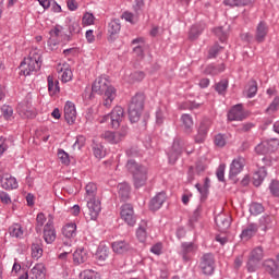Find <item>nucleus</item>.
<instances>
[{
  "instance_id": "1",
  "label": "nucleus",
  "mask_w": 279,
  "mask_h": 279,
  "mask_svg": "<svg viewBox=\"0 0 279 279\" xmlns=\"http://www.w3.org/2000/svg\"><path fill=\"white\" fill-rule=\"evenodd\" d=\"M93 93H96L97 95H104V106L106 108H110L117 98V89L110 85V82L105 77L96 78L92 85V92L90 89H85L83 93V99H93Z\"/></svg>"
},
{
  "instance_id": "2",
  "label": "nucleus",
  "mask_w": 279,
  "mask_h": 279,
  "mask_svg": "<svg viewBox=\"0 0 279 279\" xmlns=\"http://www.w3.org/2000/svg\"><path fill=\"white\" fill-rule=\"evenodd\" d=\"M125 168L133 178L135 189H143L147 184V174L149 173L147 166H143V163H138L134 159H129Z\"/></svg>"
},
{
  "instance_id": "3",
  "label": "nucleus",
  "mask_w": 279,
  "mask_h": 279,
  "mask_svg": "<svg viewBox=\"0 0 279 279\" xmlns=\"http://www.w3.org/2000/svg\"><path fill=\"white\" fill-rule=\"evenodd\" d=\"M43 66V54L38 50H32L28 54V58L24 59L21 64V75H32V73H36L40 71Z\"/></svg>"
},
{
  "instance_id": "4",
  "label": "nucleus",
  "mask_w": 279,
  "mask_h": 279,
  "mask_svg": "<svg viewBox=\"0 0 279 279\" xmlns=\"http://www.w3.org/2000/svg\"><path fill=\"white\" fill-rule=\"evenodd\" d=\"M145 110V94L136 93L130 100L128 107L129 119L131 123H138L141 116Z\"/></svg>"
},
{
  "instance_id": "5",
  "label": "nucleus",
  "mask_w": 279,
  "mask_h": 279,
  "mask_svg": "<svg viewBox=\"0 0 279 279\" xmlns=\"http://www.w3.org/2000/svg\"><path fill=\"white\" fill-rule=\"evenodd\" d=\"M124 119L125 110L121 106H116L110 113L101 118L100 123H108L110 121L111 128L118 130V128H121Z\"/></svg>"
},
{
  "instance_id": "6",
  "label": "nucleus",
  "mask_w": 279,
  "mask_h": 279,
  "mask_svg": "<svg viewBox=\"0 0 279 279\" xmlns=\"http://www.w3.org/2000/svg\"><path fill=\"white\" fill-rule=\"evenodd\" d=\"M125 136H128V129H122L118 132L105 131L101 134V138H104L107 143H110L111 145H117L118 143H121V141H123Z\"/></svg>"
},
{
  "instance_id": "7",
  "label": "nucleus",
  "mask_w": 279,
  "mask_h": 279,
  "mask_svg": "<svg viewBox=\"0 0 279 279\" xmlns=\"http://www.w3.org/2000/svg\"><path fill=\"white\" fill-rule=\"evenodd\" d=\"M120 216L129 226H136V215H134V207L131 204H124L121 206Z\"/></svg>"
},
{
  "instance_id": "8",
  "label": "nucleus",
  "mask_w": 279,
  "mask_h": 279,
  "mask_svg": "<svg viewBox=\"0 0 279 279\" xmlns=\"http://www.w3.org/2000/svg\"><path fill=\"white\" fill-rule=\"evenodd\" d=\"M245 163H246V160L244 157L238 156L236 158H234L230 163L229 178L232 179L238 177L240 173H242V171L244 170Z\"/></svg>"
},
{
  "instance_id": "9",
  "label": "nucleus",
  "mask_w": 279,
  "mask_h": 279,
  "mask_svg": "<svg viewBox=\"0 0 279 279\" xmlns=\"http://www.w3.org/2000/svg\"><path fill=\"white\" fill-rule=\"evenodd\" d=\"M199 267H201L202 271L205 275L211 276L215 271V257H214V255L210 254V253L205 254L201 259Z\"/></svg>"
},
{
  "instance_id": "10",
  "label": "nucleus",
  "mask_w": 279,
  "mask_h": 279,
  "mask_svg": "<svg viewBox=\"0 0 279 279\" xmlns=\"http://www.w3.org/2000/svg\"><path fill=\"white\" fill-rule=\"evenodd\" d=\"M259 226L256 222H248L243 226L240 233V239L243 241H250L252 238L256 236L258 233Z\"/></svg>"
},
{
  "instance_id": "11",
  "label": "nucleus",
  "mask_w": 279,
  "mask_h": 279,
  "mask_svg": "<svg viewBox=\"0 0 279 279\" xmlns=\"http://www.w3.org/2000/svg\"><path fill=\"white\" fill-rule=\"evenodd\" d=\"M44 241L50 245L56 241L57 233H56V227H53V219H49L47 223L44 227Z\"/></svg>"
},
{
  "instance_id": "12",
  "label": "nucleus",
  "mask_w": 279,
  "mask_h": 279,
  "mask_svg": "<svg viewBox=\"0 0 279 279\" xmlns=\"http://www.w3.org/2000/svg\"><path fill=\"white\" fill-rule=\"evenodd\" d=\"M228 120L229 121H243L247 118L243 105H235L228 111Z\"/></svg>"
},
{
  "instance_id": "13",
  "label": "nucleus",
  "mask_w": 279,
  "mask_h": 279,
  "mask_svg": "<svg viewBox=\"0 0 279 279\" xmlns=\"http://www.w3.org/2000/svg\"><path fill=\"white\" fill-rule=\"evenodd\" d=\"M88 215L93 221L97 220L99 213H101V202L97 198L87 201Z\"/></svg>"
},
{
  "instance_id": "14",
  "label": "nucleus",
  "mask_w": 279,
  "mask_h": 279,
  "mask_svg": "<svg viewBox=\"0 0 279 279\" xmlns=\"http://www.w3.org/2000/svg\"><path fill=\"white\" fill-rule=\"evenodd\" d=\"M64 119L66 123L73 125L77 119V111L75 110V104L68 101L64 106Z\"/></svg>"
},
{
  "instance_id": "15",
  "label": "nucleus",
  "mask_w": 279,
  "mask_h": 279,
  "mask_svg": "<svg viewBox=\"0 0 279 279\" xmlns=\"http://www.w3.org/2000/svg\"><path fill=\"white\" fill-rule=\"evenodd\" d=\"M215 221L216 226H218L219 231L226 232L231 227L232 219L229 215L218 214Z\"/></svg>"
},
{
  "instance_id": "16",
  "label": "nucleus",
  "mask_w": 279,
  "mask_h": 279,
  "mask_svg": "<svg viewBox=\"0 0 279 279\" xmlns=\"http://www.w3.org/2000/svg\"><path fill=\"white\" fill-rule=\"evenodd\" d=\"M1 186L4 191H14V189H19V182H16V178L11 174H3L0 179Z\"/></svg>"
},
{
  "instance_id": "17",
  "label": "nucleus",
  "mask_w": 279,
  "mask_h": 279,
  "mask_svg": "<svg viewBox=\"0 0 279 279\" xmlns=\"http://www.w3.org/2000/svg\"><path fill=\"white\" fill-rule=\"evenodd\" d=\"M165 202H167V194L165 192H159L150 199L149 209L153 211L160 210Z\"/></svg>"
},
{
  "instance_id": "18",
  "label": "nucleus",
  "mask_w": 279,
  "mask_h": 279,
  "mask_svg": "<svg viewBox=\"0 0 279 279\" xmlns=\"http://www.w3.org/2000/svg\"><path fill=\"white\" fill-rule=\"evenodd\" d=\"M112 250L116 254H128L134 252V247L128 241H117L112 243Z\"/></svg>"
},
{
  "instance_id": "19",
  "label": "nucleus",
  "mask_w": 279,
  "mask_h": 279,
  "mask_svg": "<svg viewBox=\"0 0 279 279\" xmlns=\"http://www.w3.org/2000/svg\"><path fill=\"white\" fill-rule=\"evenodd\" d=\"M108 256H110V248L104 244H100L96 251L95 259L98 264L104 265L106 260H108Z\"/></svg>"
},
{
  "instance_id": "20",
  "label": "nucleus",
  "mask_w": 279,
  "mask_h": 279,
  "mask_svg": "<svg viewBox=\"0 0 279 279\" xmlns=\"http://www.w3.org/2000/svg\"><path fill=\"white\" fill-rule=\"evenodd\" d=\"M265 270L275 279H279V266L274 259L264 263Z\"/></svg>"
},
{
  "instance_id": "21",
  "label": "nucleus",
  "mask_w": 279,
  "mask_h": 279,
  "mask_svg": "<svg viewBox=\"0 0 279 279\" xmlns=\"http://www.w3.org/2000/svg\"><path fill=\"white\" fill-rule=\"evenodd\" d=\"M50 38L48 43L50 45H58V43H62V26L57 25L49 32Z\"/></svg>"
},
{
  "instance_id": "22",
  "label": "nucleus",
  "mask_w": 279,
  "mask_h": 279,
  "mask_svg": "<svg viewBox=\"0 0 279 279\" xmlns=\"http://www.w3.org/2000/svg\"><path fill=\"white\" fill-rule=\"evenodd\" d=\"M108 32L110 34L108 40L111 43L114 41V36L121 32V22L117 19L112 20L108 24Z\"/></svg>"
},
{
  "instance_id": "23",
  "label": "nucleus",
  "mask_w": 279,
  "mask_h": 279,
  "mask_svg": "<svg viewBox=\"0 0 279 279\" xmlns=\"http://www.w3.org/2000/svg\"><path fill=\"white\" fill-rule=\"evenodd\" d=\"M268 34V25L262 21L258 23L255 32V39L258 43H263Z\"/></svg>"
},
{
  "instance_id": "24",
  "label": "nucleus",
  "mask_w": 279,
  "mask_h": 279,
  "mask_svg": "<svg viewBox=\"0 0 279 279\" xmlns=\"http://www.w3.org/2000/svg\"><path fill=\"white\" fill-rule=\"evenodd\" d=\"M88 260V253L84 248H77L73 253V263L74 265H82Z\"/></svg>"
},
{
  "instance_id": "25",
  "label": "nucleus",
  "mask_w": 279,
  "mask_h": 279,
  "mask_svg": "<svg viewBox=\"0 0 279 279\" xmlns=\"http://www.w3.org/2000/svg\"><path fill=\"white\" fill-rule=\"evenodd\" d=\"M197 250V246L193 242H184L182 244V255L183 259L187 260L191 255H194Z\"/></svg>"
},
{
  "instance_id": "26",
  "label": "nucleus",
  "mask_w": 279,
  "mask_h": 279,
  "mask_svg": "<svg viewBox=\"0 0 279 279\" xmlns=\"http://www.w3.org/2000/svg\"><path fill=\"white\" fill-rule=\"evenodd\" d=\"M62 234L65 239H75L77 234V225L71 222L62 228Z\"/></svg>"
},
{
  "instance_id": "27",
  "label": "nucleus",
  "mask_w": 279,
  "mask_h": 279,
  "mask_svg": "<svg viewBox=\"0 0 279 279\" xmlns=\"http://www.w3.org/2000/svg\"><path fill=\"white\" fill-rule=\"evenodd\" d=\"M31 274H33L36 279H45L47 277V268L45 264L39 263L32 268Z\"/></svg>"
},
{
  "instance_id": "28",
  "label": "nucleus",
  "mask_w": 279,
  "mask_h": 279,
  "mask_svg": "<svg viewBox=\"0 0 279 279\" xmlns=\"http://www.w3.org/2000/svg\"><path fill=\"white\" fill-rule=\"evenodd\" d=\"M47 82L49 95L51 97H53V95H58V93H60V82L58 80H53V76L51 75L47 77Z\"/></svg>"
},
{
  "instance_id": "29",
  "label": "nucleus",
  "mask_w": 279,
  "mask_h": 279,
  "mask_svg": "<svg viewBox=\"0 0 279 279\" xmlns=\"http://www.w3.org/2000/svg\"><path fill=\"white\" fill-rule=\"evenodd\" d=\"M274 226V216L263 215L258 220V228L260 227L263 231L271 229Z\"/></svg>"
},
{
  "instance_id": "30",
  "label": "nucleus",
  "mask_w": 279,
  "mask_h": 279,
  "mask_svg": "<svg viewBox=\"0 0 279 279\" xmlns=\"http://www.w3.org/2000/svg\"><path fill=\"white\" fill-rule=\"evenodd\" d=\"M136 238L141 243H145L147 241V221L142 220L137 230H136Z\"/></svg>"
},
{
  "instance_id": "31",
  "label": "nucleus",
  "mask_w": 279,
  "mask_h": 279,
  "mask_svg": "<svg viewBox=\"0 0 279 279\" xmlns=\"http://www.w3.org/2000/svg\"><path fill=\"white\" fill-rule=\"evenodd\" d=\"M131 191H132V187H130L128 183H120L118 185L119 197H121L123 202H126V199H130Z\"/></svg>"
},
{
  "instance_id": "32",
  "label": "nucleus",
  "mask_w": 279,
  "mask_h": 279,
  "mask_svg": "<svg viewBox=\"0 0 279 279\" xmlns=\"http://www.w3.org/2000/svg\"><path fill=\"white\" fill-rule=\"evenodd\" d=\"M225 70H226V66H225L223 63L218 64V65H216V64H209V65H207V68L205 69V74H206V75L215 76V75H218V74L225 72Z\"/></svg>"
},
{
  "instance_id": "33",
  "label": "nucleus",
  "mask_w": 279,
  "mask_h": 279,
  "mask_svg": "<svg viewBox=\"0 0 279 279\" xmlns=\"http://www.w3.org/2000/svg\"><path fill=\"white\" fill-rule=\"evenodd\" d=\"M31 250H32V257L36 258V260L43 257V242L40 240H37L36 242H34L31 246Z\"/></svg>"
},
{
  "instance_id": "34",
  "label": "nucleus",
  "mask_w": 279,
  "mask_h": 279,
  "mask_svg": "<svg viewBox=\"0 0 279 279\" xmlns=\"http://www.w3.org/2000/svg\"><path fill=\"white\" fill-rule=\"evenodd\" d=\"M266 175H267L266 168H264V167L258 168V170L253 175V184L255 186H259L263 183Z\"/></svg>"
},
{
  "instance_id": "35",
  "label": "nucleus",
  "mask_w": 279,
  "mask_h": 279,
  "mask_svg": "<svg viewBox=\"0 0 279 279\" xmlns=\"http://www.w3.org/2000/svg\"><path fill=\"white\" fill-rule=\"evenodd\" d=\"M254 3V0H223V4L230 8L246 7Z\"/></svg>"
},
{
  "instance_id": "36",
  "label": "nucleus",
  "mask_w": 279,
  "mask_h": 279,
  "mask_svg": "<svg viewBox=\"0 0 279 279\" xmlns=\"http://www.w3.org/2000/svg\"><path fill=\"white\" fill-rule=\"evenodd\" d=\"M86 195L85 199H97V185L95 183H88L85 186Z\"/></svg>"
},
{
  "instance_id": "37",
  "label": "nucleus",
  "mask_w": 279,
  "mask_h": 279,
  "mask_svg": "<svg viewBox=\"0 0 279 279\" xmlns=\"http://www.w3.org/2000/svg\"><path fill=\"white\" fill-rule=\"evenodd\" d=\"M9 234L10 236H14L15 239L23 238V227H21V225L19 223L12 225L9 228Z\"/></svg>"
},
{
  "instance_id": "38",
  "label": "nucleus",
  "mask_w": 279,
  "mask_h": 279,
  "mask_svg": "<svg viewBox=\"0 0 279 279\" xmlns=\"http://www.w3.org/2000/svg\"><path fill=\"white\" fill-rule=\"evenodd\" d=\"M264 257V251L262 248V246H256L255 248H253V251L251 252V257L250 259L258 263L259 260H262Z\"/></svg>"
},
{
  "instance_id": "39",
  "label": "nucleus",
  "mask_w": 279,
  "mask_h": 279,
  "mask_svg": "<svg viewBox=\"0 0 279 279\" xmlns=\"http://www.w3.org/2000/svg\"><path fill=\"white\" fill-rule=\"evenodd\" d=\"M181 121L183 124V128L185 129V132H187L190 134V132H192V128H193V119L190 114H183L181 117Z\"/></svg>"
},
{
  "instance_id": "40",
  "label": "nucleus",
  "mask_w": 279,
  "mask_h": 279,
  "mask_svg": "<svg viewBox=\"0 0 279 279\" xmlns=\"http://www.w3.org/2000/svg\"><path fill=\"white\" fill-rule=\"evenodd\" d=\"M204 28H205V25H201V24L193 25L190 31V38L196 39L202 34Z\"/></svg>"
},
{
  "instance_id": "41",
  "label": "nucleus",
  "mask_w": 279,
  "mask_h": 279,
  "mask_svg": "<svg viewBox=\"0 0 279 279\" xmlns=\"http://www.w3.org/2000/svg\"><path fill=\"white\" fill-rule=\"evenodd\" d=\"M263 213H264V207H263L262 204H259V203H252L250 205V214L252 216H258V215H260Z\"/></svg>"
},
{
  "instance_id": "42",
  "label": "nucleus",
  "mask_w": 279,
  "mask_h": 279,
  "mask_svg": "<svg viewBox=\"0 0 279 279\" xmlns=\"http://www.w3.org/2000/svg\"><path fill=\"white\" fill-rule=\"evenodd\" d=\"M129 80L133 84L136 83V82H143V80H145V72H143V71H135V72L130 74Z\"/></svg>"
},
{
  "instance_id": "43",
  "label": "nucleus",
  "mask_w": 279,
  "mask_h": 279,
  "mask_svg": "<svg viewBox=\"0 0 279 279\" xmlns=\"http://www.w3.org/2000/svg\"><path fill=\"white\" fill-rule=\"evenodd\" d=\"M228 86H229L228 80H221L218 83H216V92H218L219 95H223L228 89Z\"/></svg>"
},
{
  "instance_id": "44",
  "label": "nucleus",
  "mask_w": 279,
  "mask_h": 279,
  "mask_svg": "<svg viewBox=\"0 0 279 279\" xmlns=\"http://www.w3.org/2000/svg\"><path fill=\"white\" fill-rule=\"evenodd\" d=\"M257 93H258V85H257L256 81H252L251 85H250V87L247 89L246 97L252 99V98L256 97Z\"/></svg>"
},
{
  "instance_id": "45",
  "label": "nucleus",
  "mask_w": 279,
  "mask_h": 279,
  "mask_svg": "<svg viewBox=\"0 0 279 279\" xmlns=\"http://www.w3.org/2000/svg\"><path fill=\"white\" fill-rule=\"evenodd\" d=\"M58 158L61 160L62 165L69 166L71 165V159L64 149H59L58 150Z\"/></svg>"
},
{
  "instance_id": "46",
  "label": "nucleus",
  "mask_w": 279,
  "mask_h": 279,
  "mask_svg": "<svg viewBox=\"0 0 279 279\" xmlns=\"http://www.w3.org/2000/svg\"><path fill=\"white\" fill-rule=\"evenodd\" d=\"M214 144H216V146L219 148L225 147L227 144L226 135L217 134L216 137H214Z\"/></svg>"
},
{
  "instance_id": "47",
  "label": "nucleus",
  "mask_w": 279,
  "mask_h": 279,
  "mask_svg": "<svg viewBox=\"0 0 279 279\" xmlns=\"http://www.w3.org/2000/svg\"><path fill=\"white\" fill-rule=\"evenodd\" d=\"M95 158H104L106 156V151H104V146L100 144H95L93 146Z\"/></svg>"
},
{
  "instance_id": "48",
  "label": "nucleus",
  "mask_w": 279,
  "mask_h": 279,
  "mask_svg": "<svg viewBox=\"0 0 279 279\" xmlns=\"http://www.w3.org/2000/svg\"><path fill=\"white\" fill-rule=\"evenodd\" d=\"M279 109V97H276L274 101L269 105V107L266 109V113L271 114L278 111Z\"/></svg>"
},
{
  "instance_id": "49",
  "label": "nucleus",
  "mask_w": 279,
  "mask_h": 279,
  "mask_svg": "<svg viewBox=\"0 0 279 279\" xmlns=\"http://www.w3.org/2000/svg\"><path fill=\"white\" fill-rule=\"evenodd\" d=\"M45 221H47V217H45L44 213H39L36 218V231L40 230L43 226H45Z\"/></svg>"
},
{
  "instance_id": "50",
  "label": "nucleus",
  "mask_w": 279,
  "mask_h": 279,
  "mask_svg": "<svg viewBox=\"0 0 279 279\" xmlns=\"http://www.w3.org/2000/svg\"><path fill=\"white\" fill-rule=\"evenodd\" d=\"M82 23L83 25H93V23H95V15L89 12L85 13L83 15Z\"/></svg>"
},
{
  "instance_id": "51",
  "label": "nucleus",
  "mask_w": 279,
  "mask_h": 279,
  "mask_svg": "<svg viewBox=\"0 0 279 279\" xmlns=\"http://www.w3.org/2000/svg\"><path fill=\"white\" fill-rule=\"evenodd\" d=\"M222 47L221 46H219L218 44H216V45H214L211 48H210V50H209V56H208V58L209 59H214V58H216L219 53H220V51H222Z\"/></svg>"
},
{
  "instance_id": "52",
  "label": "nucleus",
  "mask_w": 279,
  "mask_h": 279,
  "mask_svg": "<svg viewBox=\"0 0 279 279\" xmlns=\"http://www.w3.org/2000/svg\"><path fill=\"white\" fill-rule=\"evenodd\" d=\"M214 34H216V36H218V39L220 41H226L227 40V33L223 31V27H218V28H214Z\"/></svg>"
},
{
  "instance_id": "53",
  "label": "nucleus",
  "mask_w": 279,
  "mask_h": 279,
  "mask_svg": "<svg viewBox=\"0 0 279 279\" xmlns=\"http://www.w3.org/2000/svg\"><path fill=\"white\" fill-rule=\"evenodd\" d=\"M125 154L128 158H138V156H141V150H138L136 147H131L126 149Z\"/></svg>"
},
{
  "instance_id": "54",
  "label": "nucleus",
  "mask_w": 279,
  "mask_h": 279,
  "mask_svg": "<svg viewBox=\"0 0 279 279\" xmlns=\"http://www.w3.org/2000/svg\"><path fill=\"white\" fill-rule=\"evenodd\" d=\"M225 172H226V166L225 165L218 166V170H216V177L218 178L219 182H225Z\"/></svg>"
},
{
  "instance_id": "55",
  "label": "nucleus",
  "mask_w": 279,
  "mask_h": 279,
  "mask_svg": "<svg viewBox=\"0 0 279 279\" xmlns=\"http://www.w3.org/2000/svg\"><path fill=\"white\" fill-rule=\"evenodd\" d=\"M269 190L274 196L279 197V181L274 180L270 183Z\"/></svg>"
},
{
  "instance_id": "56",
  "label": "nucleus",
  "mask_w": 279,
  "mask_h": 279,
  "mask_svg": "<svg viewBox=\"0 0 279 279\" xmlns=\"http://www.w3.org/2000/svg\"><path fill=\"white\" fill-rule=\"evenodd\" d=\"M83 279H97L98 274L95 270H84L81 272Z\"/></svg>"
},
{
  "instance_id": "57",
  "label": "nucleus",
  "mask_w": 279,
  "mask_h": 279,
  "mask_svg": "<svg viewBox=\"0 0 279 279\" xmlns=\"http://www.w3.org/2000/svg\"><path fill=\"white\" fill-rule=\"evenodd\" d=\"M86 143L84 136H77L75 143L73 144V149H82Z\"/></svg>"
},
{
  "instance_id": "58",
  "label": "nucleus",
  "mask_w": 279,
  "mask_h": 279,
  "mask_svg": "<svg viewBox=\"0 0 279 279\" xmlns=\"http://www.w3.org/2000/svg\"><path fill=\"white\" fill-rule=\"evenodd\" d=\"M82 27H80V23L77 22H72L70 25H69V32L70 34H80Z\"/></svg>"
},
{
  "instance_id": "59",
  "label": "nucleus",
  "mask_w": 279,
  "mask_h": 279,
  "mask_svg": "<svg viewBox=\"0 0 279 279\" xmlns=\"http://www.w3.org/2000/svg\"><path fill=\"white\" fill-rule=\"evenodd\" d=\"M72 78H73V72L70 69L64 70L61 75L62 82H71Z\"/></svg>"
},
{
  "instance_id": "60",
  "label": "nucleus",
  "mask_w": 279,
  "mask_h": 279,
  "mask_svg": "<svg viewBox=\"0 0 279 279\" xmlns=\"http://www.w3.org/2000/svg\"><path fill=\"white\" fill-rule=\"evenodd\" d=\"M255 153L257 155H265L267 153V144L266 143H259L256 147H255Z\"/></svg>"
},
{
  "instance_id": "61",
  "label": "nucleus",
  "mask_w": 279,
  "mask_h": 279,
  "mask_svg": "<svg viewBox=\"0 0 279 279\" xmlns=\"http://www.w3.org/2000/svg\"><path fill=\"white\" fill-rule=\"evenodd\" d=\"M2 113H3L4 119L8 120V119H10V117H12L14 111L12 110V107H10V106H3Z\"/></svg>"
},
{
  "instance_id": "62",
  "label": "nucleus",
  "mask_w": 279,
  "mask_h": 279,
  "mask_svg": "<svg viewBox=\"0 0 279 279\" xmlns=\"http://www.w3.org/2000/svg\"><path fill=\"white\" fill-rule=\"evenodd\" d=\"M150 252L153 254H156L157 256H160V254H162V243H157L153 245Z\"/></svg>"
},
{
  "instance_id": "63",
  "label": "nucleus",
  "mask_w": 279,
  "mask_h": 279,
  "mask_svg": "<svg viewBox=\"0 0 279 279\" xmlns=\"http://www.w3.org/2000/svg\"><path fill=\"white\" fill-rule=\"evenodd\" d=\"M122 19H124L125 21H128V23H136V21L134 20V15L132 12H129V11H125L123 14H122Z\"/></svg>"
},
{
  "instance_id": "64",
  "label": "nucleus",
  "mask_w": 279,
  "mask_h": 279,
  "mask_svg": "<svg viewBox=\"0 0 279 279\" xmlns=\"http://www.w3.org/2000/svg\"><path fill=\"white\" fill-rule=\"evenodd\" d=\"M0 201L2 204H11L12 198H10V194L5 192H0Z\"/></svg>"
}]
</instances>
